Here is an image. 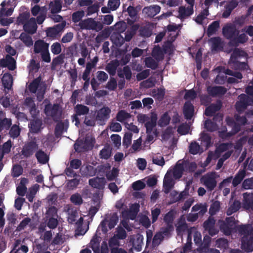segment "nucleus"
I'll return each instance as SVG.
<instances>
[{
	"mask_svg": "<svg viewBox=\"0 0 253 253\" xmlns=\"http://www.w3.org/2000/svg\"><path fill=\"white\" fill-rule=\"evenodd\" d=\"M146 132L147 134L145 140L146 143L152 142L154 137H157L158 135V132L156 128H151L150 130H148L147 128H146Z\"/></svg>",
	"mask_w": 253,
	"mask_h": 253,
	"instance_id": "41",
	"label": "nucleus"
},
{
	"mask_svg": "<svg viewBox=\"0 0 253 253\" xmlns=\"http://www.w3.org/2000/svg\"><path fill=\"white\" fill-rule=\"evenodd\" d=\"M120 65V62L117 59L111 60L105 66V70L110 76H114L116 73L117 68Z\"/></svg>",
	"mask_w": 253,
	"mask_h": 253,
	"instance_id": "21",
	"label": "nucleus"
},
{
	"mask_svg": "<svg viewBox=\"0 0 253 253\" xmlns=\"http://www.w3.org/2000/svg\"><path fill=\"white\" fill-rule=\"evenodd\" d=\"M175 211L173 210H171L167 212L164 217V221L168 224L169 227H171V223L174 218Z\"/></svg>",
	"mask_w": 253,
	"mask_h": 253,
	"instance_id": "45",
	"label": "nucleus"
},
{
	"mask_svg": "<svg viewBox=\"0 0 253 253\" xmlns=\"http://www.w3.org/2000/svg\"><path fill=\"white\" fill-rule=\"evenodd\" d=\"M215 220L212 216H210L203 223L205 230L207 231L211 236H213L218 233V230L215 228Z\"/></svg>",
	"mask_w": 253,
	"mask_h": 253,
	"instance_id": "10",
	"label": "nucleus"
},
{
	"mask_svg": "<svg viewBox=\"0 0 253 253\" xmlns=\"http://www.w3.org/2000/svg\"><path fill=\"white\" fill-rule=\"evenodd\" d=\"M209 42L211 43L212 51H223L224 49V42L220 37H215L211 38L209 40Z\"/></svg>",
	"mask_w": 253,
	"mask_h": 253,
	"instance_id": "16",
	"label": "nucleus"
},
{
	"mask_svg": "<svg viewBox=\"0 0 253 253\" xmlns=\"http://www.w3.org/2000/svg\"><path fill=\"white\" fill-rule=\"evenodd\" d=\"M41 82V77H39L35 79L29 85L28 89L32 93H36L40 87V84Z\"/></svg>",
	"mask_w": 253,
	"mask_h": 253,
	"instance_id": "38",
	"label": "nucleus"
},
{
	"mask_svg": "<svg viewBox=\"0 0 253 253\" xmlns=\"http://www.w3.org/2000/svg\"><path fill=\"white\" fill-rule=\"evenodd\" d=\"M215 246L220 249H226L228 247V241L225 238H219L215 242Z\"/></svg>",
	"mask_w": 253,
	"mask_h": 253,
	"instance_id": "58",
	"label": "nucleus"
},
{
	"mask_svg": "<svg viewBox=\"0 0 253 253\" xmlns=\"http://www.w3.org/2000/svg\"><path fill=\"white\" fill-rule=\"evenodd\" d=\"M241 208V202L235 200L227 210L226 213L228 215H231L233 213L237 211Z\"/></svg>",
	"mask_w": 253,
	"mask_h": 253,
	"instance_id": "40",
	"label": "nucleus"
},
{
	"mask_svg": "<svg viewBox=\"0 0 253 253\" xmlns=\"http://www.w3.org/2000/svg\"><path fill=\"white\" fill-rule=\"evenodd\" d=\"M118 76L120 78H125L126 80L129 81L132 77V72L130 68L128 66H125L122 70L118 71Z\"/></svg>",
	"mask_w": 253,
	"mask_h": 253,
	"instance_id": "33",
	"label": "nucleus"
},
{
	"mask_svg": "<svg viewBox=\"0 0 253 253\" xmlns=\"http://www.w3.org/2000/svg\"><path fill=\"white\" fill-rule=\"evenodd\" d=\"M58 217H48L46 218V225L47 227L51 229H55L58 224V221L57 220Z\"/></svg>",
	"mask_w": 253,
	"mask_h": 253,
	"instance_id": "57",
	"label": "nucleus"
},
{
	"mask_svg": "<svg viewBox=\"0 0 253 253\" xmlns=\"http://www.w3.org/2000/svg\"><path fill=\"white\" fill-rule=\"evenodd\" d=\"M139 34L141 36L144 37H150L152 33V30L148 24L141 26L140 27Z\"/></svg>",
	"mask_w": 253,
	"mask_h": 253,
	"instance_id": "43",
	"label": "nucleus"
},
{
	"mask_svg": "<svg viewBox=\"0 0 253 253\" xmlns=\"http://www.w3.org/2000/svg\"><path fill=\"white\" fill-rule=\"evenodd\" d=\"M92 144L90 141L85 139L84 141L81 140L75 143L74 148L75 150L81 153L86 151L92 148Z\"/></svg>",
	"mask_w": 253,
	"mask_h": 253,
	"instance_id": "13",
	"label": "nucleus"
},
{
	"mask_svg": "<svg viewBox=\"0 0 253 253\" xmlns=\"http://www.w3.org/2000/svg\"><path fill=\"white\" fill-rule=\"evenodd\" d=\"M111 109L107 106H104L97 112L96 119L100 122L106 121L110 118Z\"/></svg>",
	"mask_w": 253,
	"mask_h": 253,
	"instance_id": "17",
	"label": "nucleus"
},
{
	"mask_svg": "<svg viewBox=\"0 0 253 253\" xmlns=\"http://www.w3.org/2000/svg\"><path fill=\"white\" fill-rule=\"evenodd\" d=\"M68 122L64 123L62 121H58L55 128V133L57 135L58 134H61L63 133L65 127L67 126Z\"/></svg>",
	"mask_w": 253,
	"mask_h": 253,
	"instance_id": "59",
	"label": "nucleus"
},
{
	"mask_svg": "<svg viewBox=\"0 0 253 253\" xmlns=\"http://www.w3.org/2000/svg\"><path fill=\"white\" fill-rule=\"evenodd\" d=\"M174 185L173 179L167 172L164 177L163 182L164 191L165 193L168 194Z\"/></svg>",
	"mask_w": 253,
	"mask_h": 253,
	"instance_id": "25",
	"label": "nucleus"
},
{
	"mask_svg": "<svg viewBox=\"0 0 253 253\" xmlns=\"http://www.w3.org/2000/svg\"><path fill=\"white\" fill-rule=\"evenodd\" d=\"M23 171V169L21 165H14L12 169V176L13 177H17L22 174Z\"/></svg>",
	"mask_w": 253,
	"mask_h": 253,
	"instance_id": "62",
	"label": "nucleus"
},
{
	"mask_svg": "<svg viewBox=\"0 0 253 253\" xmlns=\"http://www.w3.org/2000/svg\"><path fill=\"white\" fill-rule=\"evenodd\" d=\"M96 79L100 83H103L108 80V75L104 71H98L96 73Z\"/></svg>",
	"mask_w": 253,
	"mask_h": 253,
	"instance_id": "64",
	"label": "nucleus"
},
{
	"mask_svg": "<svg viewBox=\"0 0 253 253\" xmlns=\"http://www.w3.org/2000/svg\"><path fill=\"white\" fill-rule=\"evenodd\" d=\"M119 221V217L117 213H113L109 221L108 222V227L111 230L114 228L116 225L117 224Z\"/></svg>",
	"mask_w": 253,
	"mask_h": 253,
	"instance_id": "60",
	"label": "nucleus"
},
{
	"mask_svg": "<svg viewBox=\"0 0 253 253\" xmlns=\"http://www.w3.org/2000/svg\"><path fill=\"white\" fill-rule=\"evenodd\" d=\"M158 119L157 115L155 112H152L151 115V120L148 121L145 124V128L148 130H150L151 128H155L157 126V121Z\"/></svg>",
	"mask_w": 253,
	"mask_h": 253,
	"instance_id": "39",
	"label": "nucleus"
},
{
	"mask_svg": "<svg viewBox=\"0 0 253 253\" xmlns=\"http://www.w3.org/2000/svg\"><path fill=\"white\" fill-rule=\"evenodd\" d=\"M185 171L183 162L181 163H177L173 168V175L175 179H179L182 176Z\"/></svg>",
	"mask_w": 253,
	"mask_h": 253,
	"instance_id": "32",
	"label": "nucleus"
},
{
	"mask_svg": "<svg viewBox=\"0 0 253 253\" xmlns=\"http://www.w3.org/2000/svg\"><path fill=\"white\" fill-rule=\"evenodd\" d=\"M112 154V150L109 146H105L99 152V157L101 159L108 160Z\"/></svg>",
	"mask_w": 253,
	"mask_h": 253,
	"instance_id": "51",
	"label": "nucleus"
},
{
	"mask_svg": "<svg viewBox=\"0 0 253 253\" xmlns=\"http://www.w3.org/2000/svg\"><path fill=\"white\" fill-rule=\"evenodd\" d=\"M76 113L79 116L86 115L88 113L89 108L85 105L78 104L74 108Z\"/></svg>",
	"mask_w": 253,
	"mask_h": 253,
	"instance_id": "44",
	"label": "nucleus"
},
{
	"mask_svg": "<svg viewBox=\"0 0 253 253\" xmlns=\"http://www.w3.org/2000/svg\"><path fill=\"white\" fill-rule=\"evenodd\" d=\"M57 209L54 206H49L46 210L45 218L58 217Z\"/></svg>",
	"mask_w": 253,
	"mask_h": 253,
	"instance_id": "56",
	"label": "nucleus"
},
{
	"mask_svg": "<svg viewBox=\"0 0 253 253\" xmlns=\"http://www.w3.org/2000/svg\"><path fill=\"white\" fill-rule=\"evenodd\" d=\"M234 115L235 121L241 125H245L247 123V112L244 115H242L243 112H238Z\"/></svg>",
	"mask_w": 253,
	"mask_h": 253,
	"instance_id": "47",
	"label": "nucleus"
},
{
	"mask_svg": "<svg viewBox=\"0 0 253 253\" xmlns=\"http://www.w3.org/2000/svg\"><path fill=\"white\" fill-rule=\"evenodd\" d=\"M238 5V2L235 0H231L228 2L224 6L225 10L222 13L223 18H228L231 14L232 11Z\"/></svg>",
	"mask_w": 253,
	"mask_h": 253,
	"instance_id": "23",
	"label": "nucleus"
},
{
	"mask_svg": "<svg viewBox=\"0 0 253 253\" xmlns=\"http://www.w3.org/2000/svg\"><path fill=\"white\" fill-rule=\"evenodd\" d=\"M29 125L30 131L32 133H36L40 130L42 122L39 119L34 120L30 122Z\"/></svg>",
	"mask_w": 253,
	"mask_h": 253,
	"instance_id": "35",
	"label": "nucleus"
},
{
	"mask_svg": "<svg viewBox=\"0 0 253 253\" xmlns=\"http://www.w3.org/2000/svg\"><path fill=\"white\" fill-rule=\"evenodd\" d=\"M100 237L95 235L91 240L89 243L90 248L94 252H98L99 250Z\"/></svg>",
	"mask_w": 253,
	"mask_h": 253,
	"instance_id": "50",
	"label": "nucleus"
},
{
	"mask_svg": "<svg viewBox=\"0 0 253 253\" xmlns=\"http://www.w3.org/2000/svg\"><path fill=\"white\" fill-rule=\"evenodd\" d=\"M188 195L186 191H182L179 194L175 190L172 191L169 194L170 204H173L184 199Z\"/></svg>",
	"mask_w": 253,
	"mask_h": 253,
	"instance_id": "19",
	"label": "nucleus"
},
{
	"mask_svg": "<svg viewBox=\"0 0 253 253\" xmlns=\"http://www.w3.org/2000/svg\"><path fill=\"white\" fill-rule=\"evenodd\" d=\"M238 99L235 105L238 112H243L248 106L253 104L252 98L244 93L239 95Z\"/></svg>",
	"mask_w": 253,
	"mask_h": 253,
	"instance_id": "7",
	"label": "nucleus"
},
{
	"mask_svg": "<svg viewBox=\"0 0 253 253\" xmlns=\"http://www.w3.org/2000/svg\"><path fill=\"white\" fill-rule=\"evenodd\" d=\"M238 231L242 237V249L247 253L253 251V227L250 224L240 225Z\"/></svg>",
	"mask_w": 253,
	"mask_h": 253,
	"instance_id": "1",
	"label": "nucleus"
},
{
	"mask_svg": "<svg viewBox=\"0 0 253 253\" xmlns=\"http://www.w3.org/2000/svg\"><path fill=\"white\" fill-rule=\"evenodd\" d=\"M243 205L244 208L246 210H253V193L243 194Z\"/></svg>",
	"mask_w": 253,
	"mask_h": 253,
	"instance_id": "22",
	"label": "nucleus"
},
{
	"mask_svg": "<svg viewBox=\"0 0 253 253\" xmlns=\"http://www.w3.org/2000/svg\"><path fill=\"white\" fill-rule=\"evenodd\" d=\"M80 176L79 178L75 177L72 179L68 180L67 181V187L69 190H74L78 187L80 184Z\"/></svg>",
	"mask_w": 253,
	"mask_h": 253,
	"instance_id": "54",
	"label": "nucleus"
},
{
	"mask_svg": "<svg viewBox=\"0 0 253 253\" xmlns=\"http://www.w3.org/2000/svg\"><path fill=\"white\" fill-rule=\"evenodd\" d=\"M111 39L113 43L118 47H121L125 42L124 38L120 34L112 35Z\"/></svg>",
	"mask_w": 253,
	"mask_h": 253,
	"instance_id": "48",
	"label": "nucleus"
},
{
	"mask_svg": "<svg viewBox=\"0 0 253 253\" xmlns=\"http://www.w3.org/2000/svg\"><path fill=\"white\" fill-rule=\"evenodd\" d=\"M0 66L1 67H7L11 71L14 70L16 68V61L13 57L6 55L5 58L0 60Z\"/></svg>",
	"mask_w": 253,
	"mask_h": 253,
	"instance_id": "12",
	"label": "nucleus"
},
{
	"mask_svg": "<svg viewBox=\"0 0 253 253\" xmlns=\"http://www.w3.org/2000/svg\"><path fill=\"white\" fill-rule=\"evenodd\" d=\"M145 64L146 67L151 68L152 70H156L158 68L159 64L158 62L156 61L152 57H147L145 59Z\"/></svg>",
	"mask_w": 253,
	"mask_h": 253,
	"instance_id": "46",
	"label": "nucleus"
},
{
	"mask_svg": "<svg viewBox=\"0 0 253 253\" xmlns=\"http://www.w3.org/2000/svg\"><path fill=\"white\" fill-rule=\"evenodd\" d=\"M245 176L246 171L244 169L240 170L235 175L234 178H232V184L233 187H235L240 184Z\"/></svg>",
	"mask_w": 253,
	"mask_h": 253,
	"instance_id": "34",
	"label": "nucleus"
},
{
	"mask_svg": "<svg viewBox=\"0 0 253 253\" xmlns=\"http://www.w3.org/2000/svg\"><path fill=\"white\" fill-rule=\"evenodd\" d=\"M220 208V203L218 201H214L211 205L209 209L210 216H213L216 214Z\"/></svg>",
	"mask_w": 253,
	"mask_h": 253,
	"instance_id": "49",
	"label": "nucleus"
},
{
	"mask_svg": "<svg viewBox=\"0 0 253 253\" xmlns=\"http://www.w3.org/2000/svg\"><path fill=\"white\" fill-rule=\"evenodd\" d=\"M29 15L24 14L19 18V22L23 24V30L26 33L33 35L36 33L37 30V25L36 19L34 17L30 18Z\"/></svg>",
	"mask_w": 253,
	"mask_h": 253,
	"instance_id": "2",
	"label": "nucleus"
},
{
	"mask_svg": "<svg viewBox=\"0 0 253 253\" xmlns=\"http://www.w3.org/2000/svg\"><path fill=\"white\" fill-rule=\"evenodd\" d=\"M19 39L24 43L27 47H31L33 45V41L31 36L29 35L27 33L22 32Z\"/></svg>",
	"mask_w": 253,
	"mask_h": 253,
	"instance_id": "37",
	"label": "nucleus"
},
{
	"mask_svg": "<svg viewBox=\"0 0 253 253\" xmlns=\"http://www.w3.org/2000/svg\"><path fill=\"white\" fill-rule=\"evenodd\" d=\"M226 122L228 126L232 127V129L229 132L223 131L221 133V136H225V137H230L236 134L240 131L242 125L236 122L233 118L230 117H226Z\"/></svg>",
	"mask_w": 253,
	"mask_h": 253,
	"instance_id": "8",
	"label": "nucleus"
},
{
	"mask_svg": "<svg viewBox=\"0 0 253 253\" xmlns=\"http://www.w3.org/2000/svg\"><path fill=\"white\" fill-rule=\"evenodd\" d=\"M204 184L209 191H212L216 186V181L215 179L210 176H208L204 178Z\"/></svg>",
	"mask_w": 253,
	"mask_h": 253,
	"instance_id": "29",
	"label": "nucleus"
},
{
	"mask_svg": "<svg viewBox=\"0 0 253 253\" xmlns=\"http://www.w3.org/2000/svg\"><path fill=\"white\" fill-rule=\"evenodd\" d=\"M79 26L81 29L93 30L96 31H100L103 28V25L101 22H96L91 18L81 20L79 24Z\"/></svg>",
	"mask_w": 253,
	"mask_h": 253,
	"instance_id": "6",
	"label": "nucleus"
},
{
	"mask_svg": "<svg viewBox=\"0 0 253 253\" xmlns=\"http://www.w3.org/2000/svg\"><path fill=\"white\" fill-rule=\"evenodd\" d=\"M131 117L130 113L126 112L125 110L119 111L116 115V120L120 122H123L124 121Z\"/></svg>",
	"mask_w": 253,
	"mask_h": 253,
	"instance_id": "52",
	"label": "nucleus"
},
{
	"mask_svg": "<svg viewBox=\"0 0 253 253\" xmlns=\"http://www.w3.org/2000/svg\"><path fill=\"white\" fill-rule=\"evenodd\" d=\"M222 107V102L220 100H217L216 103H212L206 107L205 111V115L208 117H211L217 111H218Z\"/></svg>",
	"mask_w": 253,
	"mask_h": 253,
	"instance_id": "18",
	"label": "nucleus"
},
{
	"mask_svg": "<svg viewBox=\"0 0 253 253\" xmlns=\"http://www.w3.org/2000/svg\"><path fill=\"white\" fill-rule=\"evenodd\" d=\"M220 26L219 21H214L209 25L207 30L209 36H211L217 31Z\"/></svg>",
	"mask_w": 253,
	"mask_h": 253,
	"instance_id": "42",
	"label": "nucleus"
},
{
	"mask_svg": "<svg viewBox=\"0 0 253 253\" xmlns=\"http://www.w3.org/2000/svg\"><path fill=\"white\" fill-rule=\"evenodd\" d=\"M236 223L235 219L233 216L226 217L225 220H218L220 230L226 235L231 234Z\"/></svg>",
	"mask_w": 253,
	"mask_h": 253,
	"instance_id": "3",
	"label": "nucleus"
},
{
	"mask_svg": "<svg viewBox=\"0 0 253 253\" xmlns=\"http://www.w3.org/2000/svg\"><path fill=\"white\" fill-rule=\"evenodd\" d=\"M239 34V31L234 24L226 25L222 28V34L226 39L229 40V42H232Z\"/></svg>",
	"mask_w": 253,
	"mask_h": 253,
	"instance_id": "9",
	"label": "nucleus"
},
{
	"mask_svg": "<svg viewBox=\"0 0 253 253\" xmlns=\"http://www.w3.org/2000/svg\"><path fill=\"white\" fill-rule=\"evenodd\" d=\"M10 128L9 134L10 137L13 138H17L20 133V129L19 126L16 125H14L11 126Z\"/></svg>",
	"mask_w": 253,
	"mask_h": 253,
	"instance_id": "61",
	"label": "nucleus"
},
{
	"mask_svg": "<svg viewBox=\"0 0 253 253\" xmlns=\"http://www.w3.org/2000/svg\"><path fill=\"white\" fill-rule=\"evenodd\" d=\"M207 90L209 95L212 97L222 96L227 92V89L223 86H209Z\"/></svg>",
	"mask_w": 253,
	"mask_h": 253,
	"instance_id": "14",
	"label": "nucleus"
},
{
	"mask_svg": "<svg viewBox=\"0 0 253 253\" xmlns=\"http://www.w3.org/2000/svg\"><path fill=\"white\" fill-rule=\"evenodd\" d=\"M127 12L131 18H128L127 22L130 25L133 24L137 20V10L134 6L129 5L127 8Z\"/></svg>",
	"mask_w": 253,
	"mask_h": 253,
	"instance_id": "28",
	"label": "nucleus"
},
{
	"mask_svg": "<svg viewBox=\"0 0 253 253\" xmlns=\"http://www.w3.org/2000/svg\"><path fill=\"white\" fill-rule=\"evenodd\" d=\"M2 84L5 88L10 89L13 84V77L9 73H4L2 76Z\"/></svg>",
	"mask_w": 253,
	"mask_h": 253,
	"instance_id": "30",
	"label": "nucleus"
},
{
	"mask_svg": "<svg viewBox=\"0 0 253 253\" xmlns=\"http://www.w3.org/2000/svg\"><path fill=\"white\" fill-rule=\"evenodd\" d=\"M182 110L184 118L187 120H191L194 115L195 108L191 101H187L184 103Z\"/></svg>",
	"mask_w": 253,
	"mask_h": 253,
	"instance_id": "11",
	"label": "nucleus"
},
{
	"mask_svg": "<svg viewBox=\"0 0 253 253\" xmlns=\"http://www.w3.org/2000/svg\"><path fill=\"white\" fill-rule=\"evenodd\" d=\"M35 157L38 162L42 164H45L49 161L48 155L41 149H38L35 154Z\"/></svg>",
	"mask_w": 253,
	"mask_h": 253,
	"instance_id": "31",
	"label": "nucleus"
},
{
	"mask_svg": "<svg viewBox=\"0 0 253 253\" xmlns=\"http://www.w3.org/2000/svg\"><path fill=\"white\" fill-rule=\"evenodd\" d=\"M70 200L75 205H81L83 203L82 197L79 193L73 194L71 196Z\"/></svg>",
	"mask_w": 253,
	"mask_h": 253,
	"instance_id": "63",
	"label": "nucleus"
},
{
	"mask_svg": "<svg viewBox=\"0 0 253 253\" xmlns=\"http://www.w3.org/2000/svg\"><path fill=\"white\" fill-rule=\"evenodd\" d=\"M161 10V7L157 5L145 7L143 9V12L148 17H153L158 14Z\"/></svg>",
	"mask_w": 253,
	"mask_h": 253,
	"instance_id": "24",
	"label": "nucleus"
},
{
	"mask_svg": "<svg viewBox=\"0 0 253 253\" xmlns=\"http://www.w3.org/2000/svg\"><path fill=\"white\" fill-rule=\"evenodd\" d=\"M49 48V44L45 42L42 40H39L35 42L34 43V52L36 54H38L45 51Z\"/></svg>",
	"mask_w": 253,
	"mask_h": 253,
	"instance_id": "20",
	"label": "nucleus"
},
{
	"mask_svg": "<svg viewBox=\"0 0 253 253\" xmlns=\"http://www.w3.org/2000/svg\"><path fill=\"white\" fill-rule=\"evenodd\" d=\"M50 12L52 14L59 13L62 8L61 1L60 0H55L51 1L49 4Z\"/></svg>",
	"mask_w": 253,
	"mask_h": 253,
	"instance_id": "36",
	"label": "nucleus"
},
{
	"mask_svg": "<svg viewBox=\"0 0 253 253\" xmlns=\"http://www.w3.org/2000/svg\"><path fill=\"white\" fill-rule=\"evenodd\" d=\"M39 145L36 138L34 137L31 141L26 143L23 146L21 154L24 157L28 158L32 156L38 150Z\"/></svg>",
	"mask_w": 253,
	"mask_h": 253,
	"instance_id": "4",
	"label": "nucleus"
},
{
	"mask_svg": "<svg viewBox=\"0 0 253 253\" xmlns=\"http://www.w3.org/2000/svg\"><path fill=\"white\" fill-rule=\"evenodd\" d=\"M189 6L186 8L184 6H180L179 8L178 12L181 18H184L189 16L193 13V6L194 3L189 4Z\"/></svg>",
	"mask_w": 253,
	"mask_h": 253,
	"instance_id": "27",
	"label": "nucleus"
},
{
	"mask_svg": "<svg viewBox=\"0 0 253 253\" xmlns=\"http://www.w3.org/2000/svg\"><path fill=\"white\" fill-rule=\"evenodd\" d=\"M248 40V38L245 34H239L233 40H232V42H229L228 44L231 46L237 47L240 43H244L247 42Z\"/></svg>",
	"mask_w": 253,
	"mask_h": 253,
	"instance_id": "26",
	"label": "nucleus"
},
{
	"mask_svg": "<svg viewBox=\"0 0 253 253\" xmlns=\"http://www.w3.org/2000/svg\"><path fill=\"white\" fill-rule=\"evenodd\" d=\"M44 113L47 116L51 117L54 122H58L61 117V111L58 104H48L45 106Z\"/></svg>",
	"mask_w": 253,
	"mask_h": 253,
	"instance_id": "5",
	"label": "nucleus"
},
{
	"mask_svg": "<svg viewBox=\"0 0 253 253\" xmlns=\"http://www.w3.org/2000/svg\"><path fill=\"white\" fill-rule=\"evenodd\" d=\"M11 125V119L7 118L5 113L2 111H0V133L3 130H9Z\"/></svg>",
	"mask_w": 253,
	"mask_h": 253,
	"instance_id": "15",
	"label": "nucleus"
},
{
	"mask_svg": "<svg viewBox=\"0 0 253 253\" xmlns=\"http://www.w3.org/2000/svg\"><path fill=\"white\" fill-rule=\"evenodd\" d=\"M183 164L185 171L194 172L197 169V165L195 162L183 161Z\"/></svg>",
	"mask_w": 253,
	"mask_h": 253,
	"instance_id": "55",
	"label": "nucleus"
},
{
	"mask_svg": "<svg viewBox=\"0 0 253 253\" xmlns=\"http://www.w3.org/2000/svg\"><path fill=\"white\" fill-rule=\"evenodd\" d=\"M170 118L167 112H165L158 121V124L161 127L168 125L169 123Z\"/></svg>",
	"mask_w": 253,
	"mask_h": 253,
	"instance_id": "53",
	"label": "nucleus"
}]
</instances>
